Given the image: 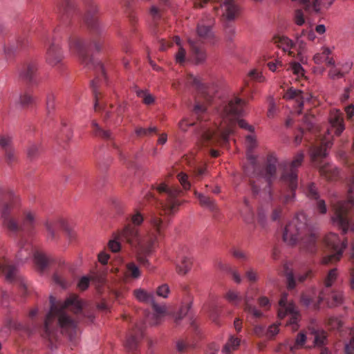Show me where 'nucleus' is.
I'll use <instances>...</instances> for the list:
<instances>
[{
  "mask_svg": "<svg viewBox=\"0 0 354 354\" xmlns=\"http://www.w3.org/2000/svg\"><path fill=\"white\" fill-rule=\"evenodd\" d=\"M294 21L297 26H302L305 23L304 15L301 10L297 9L295 11Z\"/></svg>",
  "mask_w": 354,
  "mask_h": 354,
  "instance_id": "obj_53",
  "label": "nucleus"
},
{
  "mask_svg": "<svg viewBox=\"0 0 354 354\" xmlns=\"http://www.w3.org/2000/svg\"><path fill=\"white\" fill-rule=\"evenodd\" d=\"M332 145V140L324 136L322 140L321 146L315 148L313 152V158H325L328 154L327 149L330 148Z\"/></svg>",
  "mask_w": 354,
  "mask_h": 354,
  "instance_id": "obj_21",
  "label": "nucleus"
},
{
  "mask_svg": "<svg viewBox=\"0 0 354 354\" xmlns=\"http://www.w3.org/2000/svg\"><path fill=\"white\" fill-rule=\"evenodd\" d=\"M21 231L30 232L37 224L36 214L30 210H26L23 213L21 221Z\"/></svg>",
  "mask_w": 354,
  "mask_h": 354,
  "instance_id": "obj_15",
  "label": "nucleus"
},
{
  "mask_svg": "<svg viewBox=\"0 0 354 354\" xmlns=\"http://www.w3.org/2000/svg\"><path fill=\"white\" fill-rule=\"evenodd\" d=\"M133 294L136 298L140 302L151 304L154 299V296L152 293H149L141 288L134 290Z\"/></svg>",
  "mask_w": 354,
  "mask_h": 354,
  "instance_id": "obj_29",
  "label": "nucleus"
},
{
  "mask_svg": "<svg viewBox=\"0 0 354 354\" xmlns=\"http://www.w3.org/2000/svg\"><path fill=\"white\" fill-rule=\"evenodd\" d=\"M6 161L8 165H12L17 161V157L14 148L5 151Z\"/></svg>",
  "mask_w": 354,
  "mask_h": 354,
  "instance_id": "obj_45",
  "label": "nucleus"
},
{
  "mask_svg": "<svg viewBox=\"0 0 354 354\" xmlns=\"http://www.w3.org/2000/svg\"><path fill=\"white\" fill-rule=\"evenodd\" d=\"M306 194L307 197L312 201L319 199V194L315 183H310L308 185Z\"/></svg>",
  "mask_w": 354,
  "mask_h": 354,
  "instance_id": "obj_39",
  "label": "nucleus"
},
{
  "mask_svg": "<svg viewBox=\"0 0 354 354\" xmlns=\"http://www.w3.org/2000/svg\"><path fill=\"white\" fill-rule=\"evenodd\" d=\"M46 111L47 114L50 115L55 109V95L53 93H48L46 96Z\"/></svg>",
  "mask_w": 354,
  "mask_h": 354,
  "instance_id": "obj_50",
  "label": "nucleus"
},
{
  "mask_svg": "<svg viewBox=\"0 0 354 354\" xmlns=\"http://www.w3.org/2000/svg\"><path fill=\"white\" fill-rule=\"evenodd\" d=\"M156 242V236L151 234L146 236L144 242L140 246L136 248L137 249V260L140 265L147 268L149 266V262L146 257L153 252V245Z\"/></svg>",
  "mask_w": 354,
  "mask_h": 354,
  "instance_id": "obj_6",
  "label": "nucleus"
},
{
  "mask_svg": "<svg viewBox=\"0 0 354 354\" xmlns=\"http://www.w3.org/2000/svg\"><path fill=\"white\" fill-rule=\"evenodd\" d=\"M277 163L278 160L274 154L270 153L267 156L265 170L262 176L267 181L269 187L271 185L272 180L275 178Z\"/></svg>",
  "mask_w": 354,
  "mask_h": 354,
  "instance_id": "obj_13",
  "label": "nucleus"
},
{
  "mask_svg": "<svg viewBox=\"0 0 354 354\" xmlns=\"http://www.w3.org/2000/svg\"><path fill=\"white\" fill-rule=\"evenodd\" d=\"M30 252L29 251V249L27 248H25L24 250L21 248L16 254V257L19 261H22L23 259H28L30 257Z\"/></svg>",
  "mask_w": 354,
  "mask_h": 354,
  "instance_id": "obj_64",
  "label": "nucleus"
},
{
  "mask_svg": "<svg viewBox=\"0 0 354 354\" xmlns=\"http://www.w3.org/2000/svg\"><path fill=\"white\" fill-rule=\"evenodd\" d=\"M335 0H313V6L314 10L316 12H319L321 9V6H324L326 8H328Z\"/></svg>",
  "mask_w": 354,
  "mask_h": 354,
  "instance_id": "obj_41",
  "label": "nucleus"
},
{
  "mask_svg": "<svg viewBox=\"0 0 354 354\" xmlns=\"http://www.w3.org/2000/svg\"><path fill=\"white\" fill-rule=\"evenodd\" d=\"M319 172L328 180H335L339 175L338 169L329 164L322 166L319 169Z\"/></svg>",
  "mask_w": 354,
  "mask_h": 354,
  "instance_id": "obj_24",
  "label": "nucleus"
},
{
  "mask_svg": "<svg viewBox=\"0 0 354 354\" xmlns=\"http://www.w3.org/2000/svg\"><path fill=\"white\" fill-rule=\"evenodd\" d=\"M178 180L181 185L185 189H189L191 187L189 182L188 181V176L184 173H180L178 175Z\"/></svg>",
  "mask_w": 354,
  "mask_h": 354,
  "instance_id": "obj_58",
  "label": "nucleus"
},
{
  "mask_svg": "<svg viewBox=\"0 0 354 354\" xmlns=\"http://www.w3.org/2000/svg\"><path fill=\"white\" fill-rule=\"evenodd\" d=\"M169 291L170 290L169 286L167 283H164L158 287L156 290V294L159 297L167 298L168 297Z\"/></svg>",
  "mask_w": 354,
  "mask_h": 354,
  "instance_id": "obj_54",
  "label": "nucleus"
},
{
  "mask_svg": "<svg viewBox=\"0 0 354 354\" xmlns=\"http://www.w3.org/2000/svg\"><path fill=\"white\" fill-rule=\"evenodd\" d=\"M232 133V131L230 129H227L221 133H218L217 131L214 130L208 129L205 131L203 135L202 138L204 142L212 143H227L228 142V137Z\"/></svg>",
  "mask_w": 354,
  "mask_h": 354,
  "instance_id": "obj_12",
  "label": "nucleus"
},
{
  "mask_svg": "<svg viewBox=\"0 0 354 354\" xmlns=\"http://www.w3.org/2000/svg\"><path fill=\"white\" fill-rule=\"evenodd\" d=\"M325 244L326 247L331 250L332 253L324 257L322 263L328 264L330 263H335L341 259L343 251L346 247V241H341L335 233H329L325 237Z\"/></svg>",
  "mask_w": 354,
  "mask_h": 354,
  "instance_id": "obj_4",
  "label": "nucleus"
},
{
  "mask_svg": "<svg viewBox=\"0 0 354 354\" xmlns=\"http://www.w3.org/2000/svg\"><path fill=\"white\" fill-rule=\"evenodd\" d=\"M4 217L3 223L8 230L14 232L21 231V224L19 225L15 219L9 218L8 216Z\"/></svg>",
  "mask_w": 354,
  "mask_h": 354,
  "instance_id": "obj_34",
  "label": "nucleus"
},
{
  "mask_svg": "<svg viewBox=\"0 0 354 354\" xmlns=\"http://www.w3.org/2000/svg\"><path fill=\"white\" fill-rule=\"evenodd\" d=\"M273 41L279 48H282L285 52L288 51V54L292 55V52L290 51V48H292L294 43L291 39L285 36H275L273 37Z\"/></svg>",
  "mask_w": 354,
  "mask_h": 354,
  "instance_id": "obj_25",
  "label": "nucleus"
},
{
  "mask_svg": "<svg viewBox=\"0 0 354 354\" xmlns=\"http://www.w3.org/2000/svg\"><path fill=\"white\" fill-rule=\"evenodd\" d=\"M354 172L349 180V189L348 192V199L346 201L337 203L335 207V214L331 220L334 225L342 229V232L345 234L349 226L348 212L354 205Z\"/></svg>",
  "mask_w": 354,
  "mask_h": 354,
  "instance_id": "obj_3",
  "label": "nucleus"
},
{
  "mask_svg": "<svg viewBox=\"0 0 354 354\" xmlns=\"http://www.w3.org/2000/svg\"><path fill=\"white\" fill-rule=\"evenodd\" d=\"M279 306H283V308L286 309V311L287 312V313L290 315L296 316L295 315L299 314L295 305L292 303H290L288 305H286V303H285V301L283 299H281L279 301Z\"/></svg>",
  "mask_w": 354,
  "mask_h": 354,
  "instance_id": "obj_46",
  "label": "nucleus"
},
{
  "mask_svg": "<svg viewBox=\"0 0 354 354\" xmlns=\"http://www.w3.org/2000/svg\"><path fill=\"white\" fill-rule=\"evenodd\" d=\"M188 43L191 48V57L196 65L203 64L207 59V53L201 43L196 39H189Z\"/></svg>",
  "mask_w": 354,
  "mask_h": 354,
  "instance_id": "obj_10",
  "label": "nucleus"
},
{
  "mask_svg": "<svg viewBox=\"0 0 354 354\" xmlns=\"http://www.w3.org/2000/svg\"><path fill=\"white\" fill-rule=\"evenodd\" d=\"M326 335L324 332H315L314 333V344L315 346H322L325 344Z\"/></svg>",
  "mask_w": 354,
  "mask_h": 354,
  "instance_id": "obj_48",
  "label": "nucleus"
},
{
  "mask_svg": "<svg viewBox=\"0 0 354 354\" xmlns=\"http://www.w3.org/2000/svg\"><path fill=\"white\" fill-rule=\"evenodd\" d=\"M306 341V335L304 333L300 332L297 334L295 339V344L293 347H291V350H293L295 348H300L304 346Z\"/></svg>",
  "mask_w": 354,
  "mask_h": 354,
  "instance_id": "obj_52",
  "label": "nucleus"
},
{
  "mask_svg": "<svg viewBox=\"0 0 354 354\" xmlns=\"http://www.w3.org/2000/svg\"><path fill=\"white\" fill-rule=\"evenodd\" d=\"M333 303L331 306L339 305L343 301V295L341 292H334L331 295Z\"/></svg>",
  "mask_w": 354,
  "mask_h": 354,
  "instance_id": "obj_61",
  "label": "nucleus"
},
{
  "mask_svg": "<svg viewBox=\"0 0 354 354\" xmlns=\"http://www.w3.org/2000/svg\"><path fill=\"white\" fill-rule=\"evenodd\" d=\"M194 194L198 199L201 206L213 212L214 214V216L216 217L219 213V208L216 201L210 197L197 192H195Z\"/></svg>",
  "mask_w": 354,
  "mask_h": 354,
  "instance_id": "obj_16",
  "label": "nucleus"
},
{
  "mask_svg": "<svg viewBox=\"0 0 354 354\" xmlns=\"http://www.w3.org/2000/svg\"><path fill=\"white\" fill-rule=\"evenodd\" d=\"M97 12V6L96 5H92L86 12L84 21L88 26L90 27V28L96 31L97 32H100L102 28L97 17H96Z\"/></svg>",
  "mask_w": 354,
  "mask_h": 354,
  "instance_id": "obj_14",
  "label": "nucleus"
},
{
  "mask_svg": "<svg viewBox=\"0 0 354 354\" xmlns=\"http://www.w3.org/2000/svg\"><path fill=\"white\" fill-rule=\"evenodd\" d=\"M70 48L76 50L80 56L83 59V62L87 65L88 63L86 61L85 56L86 53V41L80 37H75L70 40L69 42Z\"/></svg>",
  "mask_w": 354,
  "mask_h": 354,
  "instance_id": "obj_18",
  "label": "nucleus"
},
{
  "mask_svg": "<svg viewBox=\"0 0 354 354\" xmlns=\"http://www.w3.org/2000/svg\"><path fill=\"white\" fill-rule=\"evenodd\" d=\"M189 80L191 84L196 87L198 91L203 92L204 85L202 84L201 80L193 75H189Z\"/></svg>",
  "mask_w": 354,
  "mask_h": 354,
  "instance_id": "obj_59",
  "label": "nucleus"
},
{
  "mask_svg": "<svg viewBox=\"0 0 354 354\" xmlns=\"http://www.w3.org/2000/svg\"><path fill=\"white\" fill-rule=\"evenodd\" d=\"M50 308V311L46 315L44 322V330L47 335L50 333V325L54 322L55 319L57 317L58 325L62 328L63 333L68 335L71 339H72V332L75 331L77 324L64 311L63 305L59 308L55 305V298L50 295L49 297Z\"/></svg>",
  "mask_w": 354,
  "mask_h": 354,
  "instance_id": "obj_2",
  "label": "nucleus"
},
{
  "mask_svg": "<svg viewBox=\"0 0 354 354\" xmlns=\"http://www.w3.org/2000/svg\"><path fill=\"white\" fill-rule=\"evenodd\" d=\"M245 102L241 98L236 97L234 100L229 102L225 106L224 112L227 115L238 116L242 113V107Z\"/></svg>",
  "mask_w": 354,
  "mask_h": 354,
  "instance_id": "obj_17",
  "label": "nucleus"
},
{
  "mask_svg": "<svg viewBox=\"0 0 354 354\" xmlns=\"http://www.w3.org/2000/svg\"><path fill=\"white\" fill-rule=\"evenodd\" d=\"M244 310L250 313L254 317L257 318H259L263 316L262 312L252 305H248L247 307L244 308Z\"/></svg>",
  "mask_w": 354,
  "mask_h": 354,
  "instance_id": "obj_60",
  "label": "nucleus"
},
{
  "mask_svg": "<svg viewBox=\"0 0 354 354\" xmlns=\"http://www.w3.org/2000/svg\"><path fill=\"white\" fill-rule=\"evenodd\" d=\"M191 308V303L183 305L179 309L178 315L175 316V322L178 324L189 312Z\"/></svg>",
  "mask_w": 354,
  "mask_h": 354,
  "instance_id": "obj_47",
  "label": "nucleus"
},
{
  "mask_svg": "<svg viewBox=\"0 0 354 354\" xmlns=\"http://www.w3.org/2000/svg\"><path fill=\"white\" fill-rule=\"evenodd\" d=\"M131 220L134 225L133 226L136 227V225H140L142 223L144 218L140 212L136 211V212L131 215Z\"/></svg>",
  "mask_w": 354,
  "mask_h": 354,
  "instance_id": "obj_56",
  "label": "nucleus"
},
{
  "mask_svg": "<svg viewBox=\"0 0 354 354\" xmlns=\"http://www.w3.org/2000/svg\"><path fill=\"white\" fill-rule=\"evenodd\" d=\"M37 71V65L32 62L25 63L18 70L19 80L26 83L35 82V77Z\"/></svg>",
  "mask_w": 354,
  "mask_h": 354,
  "instance_id": "obj_11",
  "label": "nucleus"
},
{
  "mask_svg": "<svg viewBox=\"0 0 354 354\" xmlns=\"http://www.w3.org/2000/svg\"><path fill=\"white\" fill-rule=\"evenodd\" d=\"M247 279L252 283H254L259 279L258 272L252 268L248 269L245 272Z\"/></svg>",
  "mask_w": 354,
  "mask_h": 354,
  "instance_id": "obj_57",
  "label": "nucleus"
},
{
  "mask_svg": "<svg viewBox=\"0 0 354 354\" xmlns=\"http://www.w3.org/2000/svg\"><path fill=\"white\" fill-rule=\"evenodd\" d=\"M91 126L93 129V134L95 136L100 138L103 140L113 139V133L111 130L102 129L95 120H93L91 122Z\"/></svg>",
  "mask_w": 354,
  "mask_h": 354,
  "instance_id": "obj_23",
  "label": "nucleus"
},
{
  "mask_svg": "<svg viewBox=\"0 0 354 354\" xmlns=\"http://www.w3.org/2000/svg\"><path fill=\"white\" fill-rule=\"evenodd\" d=\"M196 33L198 37V41L211 40L214 38V34L209 26L198 24L196 28Z\"/></svg>",
  "mask_w": 354,
  "mask_h": 354,
  "instance_id": "obj_26",
  "label": "nucleus"
},
{
  "mask_svg": "<svg viewBox=\"0 0 354 354\" xmlns=\"http://www.w3.org/2000/svg\"><path fill=\"white\" fill-rule=\"evenodd\" d=\"M314 201L315 202V205L317 211L320 214H325L327 212V208H326V205L324 200L319 198V199H315Z\"/></svg>",
  "mask_w": 354,
  "mask_h": 354,
  "instance_id": "obj_55",
  "label": "nucleus"
},
{
  "mask_svg": "<svg viewBox=\"0 0 354 354\" xmlns=\"http://www.w3.org/2000/svg\"><path fill=\"white\" fill-rule=\"evenodd\" d=\"M149 222L151 224L152 228L155 230V232H149L146 236H149V234H153L156 236V239L158 238V236H161L162 230L164 227L163 221L162 218L155 214H151L150 216Z\"/></svg>",
  "mask_w": 354,
  "mask_h": 354,
  "instance_id": "obj_27",
  "label": "nucleus"
},
{
  "mask_svg": "<svg viewBox=\"0 0 354 354\" xmlns=\"http://www.w3.org/2000/svg\"><path fill=\"white\" fill-rule=\"evenodd\" d=\"M28 46V41L25 39H19L17 42L16 46H12L5 50V52L8 54L13 53L18 50H22L25 49Z\"/></svg>",
  "mask_w": 354,
  "mask_h": 354,
  "instance_id": "obj_38",
  "label": "nucleus"
},
{
  "mask_svg": "<svg viewBox=\"0 0 354 354\" xmlns=\"http://www.w3.org/2000/svg\"><path fill=\"white\" fill-rule=\"evenodd\" d=\"M192 266V261L190 259L184 257L182 258L180 262L177 265V272L179 274H186L190 270Z\"/></svg>",
  "mask_w": 354,
  "mask_h": 354,
  "instance_id": "obj_31",
  "label": "nucleus"
},
{
  "mask_svg": "<svg viewBox=\"0 0 354 354\" xmlns=\"http://www.w3.org/2000/svg\"><path fill=\"white\" fill-rule=\"evenodd\" d=\"M69 306H73L72 311L75 314H78L82 312L83 308L82 301L78 299L77 295H73L64 301L63 304L64 310Z\"/></svg>",
  "mask_w": 354,
  "mask_h": 354,
  "instance_id": "obj_22",
  "label": "nucleus"
},
{
  "mask_svg": "<svg viewBox=\"0 0 354 354\" xmlns=\"http://www.w3.org/2000/svg\"><path fill=\"white\" fill-rule=\"evenodd\" d=\"M124 346L128 351H134L138 346V339L134 335L127 336Z\"/></svg>",
  "mask_w": 354,
  "mask_h": 354,
  "instance_id": "obj_42",
  "label": "nucleus"
},
{
  "mask_svg": "<svg viewBox=\"0 0 354 354\" xmlns=\"http://www.w3.org/2000/svg\"><path fill=\"white\" fill-rule=\"evenodd\" d=\"M12 140L9 136H0V147L2 148L4 151H7L8 149H12Z\"/></svg>",
  "mask_w": 354,
  "mask_h": 354,
  "instance_id": "obj_49",
  "label": "nucleus"
},
{
  "mask_svg": "<svg viewBox=\"0 0 354 354\" xmlns=\"http://www.w3.org/2000/svg\"><path fill=\"white\" fill-rule=\"evenodd\" d=\"M0 270L5 273L6 279L10 281L14 280L17 272V268L11 265L0 264Z\"/></svg>",
  "mask_w": 354,
  "mask_h": 354,
  "instance_id": "obj_32",
  "label": "nucleus"
},
{
  "mask_svg": "<svg viewBox=\"0 0 354 354\" xmlns=\"http://www.w3.org/2000/svg\"><path fill=\"white\" fill-rule=\"evenodd\" d=\"M329 122L332 129H335V133L339 136L344 129L342 113L339 111L332 112L330 115Z\"/></svg>",
  "mask_w": 354,
  "mask_h": 354,
  "instance_id": "obj_19",
  "label": "nucleus"
},
{
  "mask_svg": "<svg viewBox=\"0 0 354 354\" xmlns=\"http://www.w3.org/2000/svg\"><path fill=\"white\" fill-rule=\"evenodd\" d=\"M0 201L3 207L1 214L3 216H9L11 209L17 208L20 205V198L12 191L6 189L0 190Z\"/></svg>",
  "mask_w": 354,
  "mask_h": 354,
  "instance_id": "obj_7",
  "label": "nucleus"
},
{
  "mask_svg": "<svg viewBox=\"0 0 354 354\" xmlns=\"http://www.w3.org/2000/svg\"><path fill=\"white\" fill-rule=\"evenodd\" d=\"M63 59V53L59 44L50 43L46 48V62L52 66H59L62 65Z\"/></svg>",
  "mask_w": 354,
  "mask_h": 354,
  "instance_id": "obj_9",
  "label": "nucleus"
},
{
  "mask_svg": "<svg viewBox=\"0 0 354 354\" xmlns=\"http://www.w3.org/2000/svg\"><path fill=\"white\" fill-rule=\"evenodd\" d=\"M91 279L98 285H102L106 280L105 274L104 273L95 274L91 276Z\"/></svg>",
  "mask_w": 354,
  "mask_h": 354,
  "instance_id": "obj_62",
  "label": "nucleus"
},
{
  "mask_svg": "<svg viewBox=\"0 0 354 354\" xmlns=\"http://www.w3.org/2000/svg\"><path fill=\"white\" fill-rule=\"evenodd\" d=\"M41 152L40 145L32 144L30 145L27 149L28 158L32 160L36 159Z\"/></svg>",
  "mask_w": 354,
  "mask_h": 354,
  "instance_id": "obj_37",
  "label": "nucleus"
},
{
  "mask_svg": "<svg viewBox=\"0 0 354 354\" xmlns=\"http://www.w3.org/2000/svg\"><path fill=\"white\" fill-rule=\"evenodd\" d=\"M33 97L28 93L24 92L19 95L17 103L22 107H27L34 103Z\"/></svg>",
  "mask_w": 354,
  "mask_h": 354,
  "instance_id": "obj_35",
  "label": "nucleus"
},
{
  "mask_svg": "<svg viewBox=\"0 0 354 354\" xmlns=\"http://www.w3.org/2000/svg\"><path fill=\"white\" fill-rule=\"evenodd\" d=\"M337 277V270L336 268L332 269L329 271L328 276L325 280V286L330 287L333 283L335 281Z\"/></svg>",
  "mask_w": 354,
  "mask_h": 354,
  "instance_id": "obj_51",
  "label": "nucleus"
},
{
  "mask_svg": "<svg viewBox=\"0 0 354 354\" xmlns=\"http://www.w3.org/2000/svg\"><path fill=\"white\" fill-rule=\"evenodd\" d=\"M302 93L303 92L301 90L290 88L287 91L283 97L287 100H292L295 98L299 107H302L304 104V97L302 95Z\"/></svg>",
  "mask_w": 354,
  "mask_h": 354,
  "instance_id": "obj_28",
  "label": "nucleus"
},
{
  "mask_svg": "<svg viewBox=\"0 0 354 354\" xmlns=\"http://www.w3.org/2000/svg\"><path fill=\"white\" fill-rule=\"evenodd\" d=\"M299 239L302 247L308 252L316 251L317 234L308 225L306 215L303 212L297 214L286 226L283 233V240L288 245H295Z\"/></svg>",
  "mask_w": 354,
  "mask_h": 354,
  "instance_id": "obj_1",
  "label": "nucleus"
},
{
  "mask_svg": "<svg viewBox=\"0 0 354 354\" xmlns=\"http://www.w3.org/2000/svg\"><path fill=\"white\" fill-rule=\"evenodd\" d=\"M285 276L287 279V288L289 290H292L296 286V280L292 270H290L287 266H284Z\"/></svg>",
  "mask_w": 354,
  "mask_h": 354,
  "instance_id": "obj_36",
  "label": "nucleus"
},
{
  "mask_svg": "<svg viewBox=\"0 0 354 354\" xmlns=\"http://www.w3.org/2000/svg\"><path fill=\"white\" fill-rule=\"evenodd\" d=\"M291 68L293 71V73L297 75H303L304 70L301 65V63L299 62H292L291 64Z\"/></svg>",
  "mask_w": 354,
  "mask_h": 354,
  "instance_id": "obj_63",
  "label": "nucleus"
},
{
  "mask_svg": "<svg viewBox=\"0 0 354 354\" xmlns=\"http://www.w3.org/2000/svg\"><path fill=\"white\" fill-rule=\"evenodd\" d=\"M59 9L61 13L68 17L75 9L74 3L71 0H59Z\"/></svg>",
  "mask_w": 354,
  "mask_h": 354,
  "instance_id": "obj_30",
  "label": "nucleus"
},
{
  "mask_svg": "<svg viewBox=\"0 0 354 354\" xmlns=\"http://www.w3.org/2000/svg\"><path fill=\"white\" fill-rule=\"evenodd\" d=\"M303 151L298 152L294 157L288 168L284 169L281 180L292 190L297 188V171L304 160Z\"/></svg>",
  "mask_w": 354,
  "mask_h": 354,
  "instance_id": "obj_5",
  "label": "nucleus"
},
{
  "mask_svg": "<svg viewBox=\"0 0 354 354\" xmlns=\"http://www.w3.org/2000/svg\"><path fill=\"white\" fill-rule=\"evenodd\" d=\"M120 238L130 244L131 246L137 248L144 242V238H141L139 234V230L131 224L126 225L120 232Z\"/></svg>",
  "mask_w": 354,
  "mask_h": 354,
  "instance_id": "obj_8",
  "label": "nucleus"
},
{
  "mask_svg": "<svg viewBox=\"0 0 354 354\" xmlns=\"http://www.w3.org/2000/svg\"><path fill=\"white\" fill-rule=\"evenodd\" d=\"M34 260L35 264L38 266L40 271L41 272L46 268L48 263L46 255L38 252L34 254Z\"/></svg>",
  "mask_w": 354,
  "mask_h": 354,
  "instance_id": "obj_33",
  "label": "nucleus"
},
{
  "mask_svg": "<svg viewBox=\"0 0 354 354\" xmlns=\"http://www.w3.org/2000/svg\"><path fill=\"white\" fill-rule=\"evenodd\" d=\"M222 6L225 8L223 16L228 21L234 20L239 12V8L234 3V0H224L222 3Z\"/></svg>",
  "mask_w": 354,
  "mask_h": 354,
  "instance_id": "obj_20",
  "label": "nucleus"
},
{
  "mask_svg": "<svg viewBox=\"0 0 354 354\" xmlns=\"http://www.w3.org/2000/svg\"><path fill=\"white\" fill-rule=\"evenodd\" d=\"M162 315L156 313H149L146 315V320L151 326H157L162 321Z\"/></svg>",
  "mask_w": 354,
  "mask_h": 354,
  "instance_id": "obj_43",
  "label": "nucleus"
},
{
  "mask_svg": "<svg viewBox=\"0 0 354 354\" xmlns=\"http://www.w3.org/2000/svg\"><path fill=\"white\" fill-rule=\"evenodd\" d=\"M158 129L156 127H151L148 129H145L140 127H138L135 129L136 134L139 137L149 136L153 133H156Z\"/></svg>",
  "mask_w": 354,
  "mask_h": 354,
  "instance_id": "obj_40",
  "label": "nucleus"
},
{
  "mask_svg": "<svg viewBox=\"0 0 354 354\" xmlns=\"http://www.w3.org/2000/svg\"><path fill=\"white\" fill-rule=\"evenodd\" d=\"M180 205V203L176 199H167V203L162 205V207L165 210H168L169 214H173Z\"/></svg>",
  "mask_w": 354,
  "mask_h": 354,
  "instance_id": "obj_44",
  "label": "nucleus"
}]
</instances>
